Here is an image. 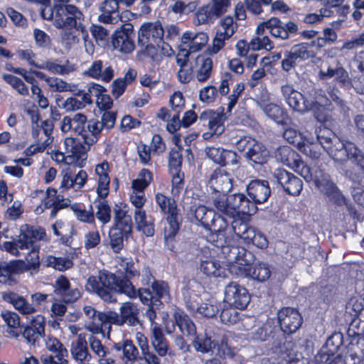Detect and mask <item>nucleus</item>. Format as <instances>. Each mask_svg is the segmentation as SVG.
I'll list each match as a JSON object with an SVG mask.
<instances>
[{"instance_id": "obj_30", "label": "nucleus", "mask_w": 364, "mask_h": 364, "mask_svg": "<svg viewBox=\"0 0 364 364\" xmlns=\"http://www.w3.org/2000/svg\"><path fill=\"white\" fill-rule=\"evenodd\" d=\"M111 313L112 311L107 312L98 311L88 321L87 329L94 334L102 333L103 336L106 331L109 333L113 324Z\"/></svg>"}, {"instance_id": "obj_41", "label": "nucleus", "mask_w": 364, "mask_h": 364, "mask_svg": "<svg viewBox=\"0 0 364 364\" xmlns=\"http://www.w3.org/2000/svg\"><path fill=\"white\" fill-rule=\"evenodd\" d=\"M114 223L112 226L133 228L131 215L128 214V205L124 202L115 203L113 207Z\"/></svg>"}, {"instance_id": "obj_29", "label": "nucleus", "mask_w": 364, "mask_h": 364, "mask_svg": "<svg viewBox=\"0 0 364 364\" xmlns=\"http://www.w3.org/2000/svg\"><path fill=\"white\" fill-rule=\"evenodd\" d=\"M189 58L188 53L184 49L178 50L176 55V63L179 67L177 77L183 84L190 82L194 77V63H191Z\"/></svg>"}, {"instance_id": "obj_48", "label": "nucleus", "mask_w": 364, "mask_h": 364, "mask_svg": "<svg viewBox=\"0 0 364 364\" xmlns=\"http://www.w3.org/2000/svg\"><path fill=\"white\" fill-rule=\"evenodd\" d=\"M97 209L95 213V219L97 218L104 226L109 223L112 219V208L107 200H99L97 202L94 200Z\"/></svg>"}, {"instance_id": "obj_6", "label": "nucleus", "mask_w": 364, "mask_h": 364, "mask_svg": "<svg viewBox=\"0 0 364 364\" xmlns=\"http://www.w3.org/2000/svg\"><path fill=\"white\" fill-rule=\"evenodd\" d=\"M155 201L167 223L164 228V247L176 254V236L182 224L180 209L173 196L169 197L164 193H156Z\"/></svg>"}, {"instance_id": "obj_61", "label": "nucleus", "mask_w": 364, "mask_h": 364, "mask_svg": "<svg viewBox=\"0 0 364 364\" xmlns=\"http://www.w3.org/2000/svg\"><path fill=\"white\" fill-rule=\"evenodd\" d=\"M320 14L310 13L304 16L302 21L306 24L312 25L321 22L324 17H331L333 15V11L328 9H321Z\"/></svg>"}, {"instance_id": "obj_11", "label": "nucleus", "mask_w": 364, "mask_h": 364, "mask_svg": "<svg viewBox=\"0 0 364 364\" xmlns=\"http://www.w3.org/2000/svg\"><path fill=\"white\" fill-rule=\"evenodd\" d=\"M238 219L228 221L225 217H218V223L213 225L206 235V240L218 248L222 249L228 244L236 242L239 240L235 230Z\"/></svg>"}, {"instance_id": "obj_34", "label": "nucleus", "mask_w": 364, "mask_h": 364, "mask_svg": "<svg viewBox=\"0 0 364 364\" xmlns=\"http://www.w3.org/2000/svg\"><path fill=\"white\" fill-rule=\"evenodd\" d=\"M269 151L262 143L256 141L249 151L245 154L246 159L254 167L261 166L267 163L269 159Z\"/></svg>"}, {"instance_id": "obj_38", "label": "nucleus", "mask_w": 364, "mask_h": 364, "mask_svg": "<svg viewBox=\"0 0 364 364\" xmlns=\"http://www.w3.org/2000/svg\"><path fill=\"white\" fill-rule=\"evenodd\" d=\"M192 337H193L192 346L197 353L202 354L212 353L218 345V341L213 339L206 331L203 333H196Z\"/></svg>"}, {"instance_id": "obj_50", "label": "nucleus", "mask_w": 364, "mask_h": 364, "mask_svg": "<svg viewBox=\"0 0 364 364\" xmlns=\"http://www.w3.org/2000/svg\"><path fill=\"white\" fill-rule=\"evenodd\" d=\"M221 112H214L210 120L208 121V129L212 135L219 136L225 131V121L227 119L224 113V109L221 107Z\"/></svg>"}, {"instance_id": "obj_36", "label": "nucleus", "mask_w": 364, "mask_h": 364, "mask_svg": "<svg viewBox=\"0 0 364 364\" xmlns=\"http://www.w3.org/2000/svg\"><path fill=\"white\" fill-rule=\"evenodd\" d=\"M173 318L181 333L188 337L196 335L197 332L196 326L183 310L176 308L173 312Z\"/></svg>"}, {"instance_id": "obj_26", "label": "nucleus", "mask_w": 364, "mask_h": 364, "mask_svg": "<svg viewBox=\"0 0 364 364\" xmlns=\"http://www.w3.org/2000/svg\"><path fill=\"white\" fill-rule=\"evenodd\" d=\"M247 193L254 205L267 201L271 196L269 183L267 180L254 179L250 181L246 188Z\"/></svg>"}, {"instance_id": "obj_58", "label": "nucleus", "mask_w": 364, "mask_h": 364, "mask_svg": "<svg viewBox=\"0 0 364 364\" xmlns=\"http://www.w3.org/2000/svg\"><path fill=\"white\" fill-rule=\"evenodd\" d=\"M252 47V51L260 50L264 49L271 50L274 45L268 36H255L249 42Z\"/></svg>"}, {"instance_id": "obj_32", "label": "nucleus", "mask_w": 364, "mask_h": 364, "mask_svg": "<svg viewBox=\"0 0 364 364\" xmlns=\"http://www.w3.org/2000/svg\"><path fill=\"white\" fill-rule=\"evenodd\" d=\"M191 211L193 213L196 220L207 230H210L213 225L218 223V217H224L203 205H192Z\"/></svg>"}, {"instance_id": "obj_55", "label": "nucleus", "mask_w": 364, "mask_h": 364, "mask_svg": "<svg viewBox=\"0 0 364 364\" xmlns=\"http://www.w3.org/2000/svg\"><path fill=\"white\" fill-rule=\"evenodd\" d=\"M200 270L208 277H220L223 272L220 262L214 259L201 261Z\"/></svg>"}, {"instance_id": "obj_15", "label": "nucleus", "mask_w": 364, "mask_h": 364, "mask_svg": "<svg viewBox=\"0 0 364 364\" xmlns=\"http://www.w3.org/2000/svg\"><path fill=\"white\" fill-rule=\"evenodd\" d=\"M239 226L236 225L237 237L247 245H252L258 249L264 250L268 247L269 241L266 235L257 228L250 226L242 220H237Z\"/></svg>"}, {"instance_id": "obj_2", "label": "nucleus", "mask_w": 364, "mask_h": 364, "mask_svg": "<svg viewBox=\"0 0 364 364\" xmlns=\"http://www.w3.org/2000/svg\"><path fill=\"white\" fill-rule=\"evenodd\" d=\"M302 323L303 317L297 309L283 307L277 311L276 318H268L256 330L254 338L267 341L274 353H284L288 350L286 335L295 333Z\"/></svg>"}, {"instance_id": "obj_31", "label": "nucleus", "mask_w": 364, "mask_h": 364, "mask_svg": "<svg viewBox=\"0 0 364 364\" xmlns=\"http://www.w3.org/2000/svg\"><path fill=\"white\" fill-rule=\"evenodd\" d=\"M45 317L38 314L33 317L29 324L25 326L22 335L28 343L34 345L41 337L45 336Z\"/></svg>"}, {"instance_id": "obj_63", "label": "nucleus", "mask_w": 364, "mask_h": 364, "mask_svg": "<svg viewBox=\"0 0 364 364\" xmlns=\"http://www.w3.org/2000/svg\"><path fill=\"white\" fill-rule=\"evenodd\" d=\"M47 346L50 351L56 353L55 357L58 360H62L63 357L68 355L67 349L63 346L61 342L55 338L49 339V341L47 343Z\"/></svg>"}, {"instance_id": "obj_23", "label": "nucleus", "mask_w": 364, "mask_h": 364, "mask_svg": "<svg viewBox=\"0 0 364 364\" xmlns=\"http://www.w3.org/2000/svg\"><path fill=\"white\" fill-rule=\"evenodd\" d=\"M54 294L65 304H73L82 296L81 291L77 287H73L65 275L61 274L53 284Z\"/></svg>"}, {"instance_id": "obj_18", "label": "nucleus", "mask_w": 364, "mask_h": 364, "mask_svg": "<svg viewBox=\"0 0 364 364\" xmlns=\"http://www.w3.org/2000/svg\"><path fill=\"white\" fill-rule=\"evenodd\" d=\"M164 28L160 21L144 23L138 32V45L143 47L147 43H161L164 42Z\"/></svg>"}, {"instance_id": "obj_35", "label": "nucleus", "mask_w": 364, "mask_h": 364, "mask_svg": "<svg viewBox=\"0 0 364 364\" xmlns=\"http://www.w3.org/2000/svg\"><path fill=\"white\" fill-rule=\"evenodd\" d=\"M343 334L341 333H334L327 338L324 346L318 353L321 361L324 360L326 362L331 358H334L340 348L343 346Z\"/></svg>"}, {"instance_id": "obj_47", "label": "nucleus", "mask_w": 364, "mask_h": 364, "mask_svg": "<svg viewBox=\"0 0 364 364\" xmlns=\"http://www.w3.org/2000/svg\"><path fill=\"white\" fill-rule=\"evenodd\" d=\"M70 209L79 221L87 224H95V213L92 205H90V210H87L83 203H75L70 205Z\"/></svg>"}, {"instance_id": "obj_33", "label": "nucleus", "mask_w": 364, "mask_h": 364, "mask_svg": "<svg viewBox=\"0 0 364 364\" xmlns=\"http://www.w3.org/2000/svg\"><path fill=\"white\" fill-rule=\"evenodd\" d=\"M84 75L92 79L100 80L105 83H108L113 79L114 72L111 65L105 67L102 60H96L84 72Z\"/></svg>"}, {"instance_id": "obj_42", "label": "nucleus", "mask_w": 364, "mask_h": 364, "mask_svg": "<svg viewBox=\"0 0 364 364\" xmlns=\"http://www.w3.org/2000/svg\"><path fill=\"white\" fill-rule=\"evenodd\" d=\"M60 61L58 58L53 60L48 59L39 64L37 68L46 70L50 73L60 75H68L74 70L73 66L68 65L69 60H66V63L63 65H60Z\"/></svg>"}, {"instance_id": "obj_62", "label": "nucleus", "mask_w": 364, "mask_h": 364, "mask_svg": "<svg viewBox=\"0 0 364 364\" xmlns=\"http://www.w3.org/2000/svg\"><path fill=\"white\" fill-rule=\"evenodd\" d=\"M309 43L302 42L292 46L290 50L293 51L294 55L299 58V62H302L308 60L311 57L310 47Z\"/></svg>"}, {"instance_id": "obj_16", "label": "nucleus", "mask_w": 364, "mask_h": 364, "mask_svg": "<svg viewBox=\"0 0 364 364\" xmlns=\"http://www.w3.org/2000/svg\"><path fill=\"white\" fill-rule=\"evenodd\" d=\"M234 75L229 72H225L221 77L219 88L214 85H207L199 92V100L207 105L214 102L218 95L227 96L230 92V85L234 82Z\"/></svg>"}, {"instance_id": "obj_53", "label": "nucleus", "mask_w": 364, "mask_h": 364, "mask_svg": "<svg viewBox=\"0 0 364 364\" xmlns=\"http://www.w3.org/2000/svg\"><path fill=\"white\" fill-rule=\"evenodd\" d=\"M3 80L9 85L11 86L19 95L22 96H28L29 95V90L28 86L19 77L8 73H4L2 75Z\"/></svg>"}, {"instance_id": "obj_8", "label": "nucleus", "mask_w": 364, "mask_h": 364, "mask_svg": "<svg viewBox=\"0 0 364 364\" xmlns=\"http://www.w3.org/2000/svg\"><path fill=\"white\" fill-rule=\"evenodd\" d=\"M141 287H135V295L128 296L130 299L139 298L141 303L151 302L152 299H164L170 296V287L167 282L156 279L149 266L143 267L141 272Z\"/></svg>"}, {"instance_id": "obj_20", "label": "nucleus", "mask_w": 364, "mask_h": 364, "mask_svg": "<svg viewBox=\"0 0 364 364\" xmlns=\"http://www.w3.org/2000/svg\"><path fill=\"white\" fill-rule=\"evenodd\" d=\"M46 232L41 226L25 224L21 228L18 236L20 250L32 249L34 246H40L37 242L46 240Z\"/></svg>"}, {"instance_id": "obj_14", "label": "nucleus", "mask_w": 364, "mask_h": 364, "mask_svg": "<svg viewBox=\"0 0 364 364\" xmlns=\"http://www.w3.org/2000/svg\"><path fill=\"white\" fill-rule=\"evenodd\" d=\"M135 33L134 26L131 23L122 24L112 35V45L114 50L129 54L135 49Z\"/></svg>"}, {"instance_id": "obj_54", "label": "nucleus", "mask_w": 364, "mask_h": 364, "mask_svg": "<svg viewBox=\"0 0 364 364\" xmlns=\"http://www.w3.org/2000/svg\"><path fill=\"white\" fill-rule=\"evenodd\" d=\"M161 43H147L143 46V54L151 59V61L156 64H159L164 58V53L160 46Z\"/></svg>"}, {"instance_id": "obj_37", "label": "nucleus", "mask_w": 364, "mask_h": 364, "mask_svg": "<svg viewBox=\"0 0 364 364\" xmlns=\"http://www.w3.org/2000/svg\"><path fill=\"white\" fill-rule=\"evenodd\" d=\"M132 232V228L112 226L109 231V238L114 252L119 253L123 249L124 239H128Z\"/></svg>"}, {"instance_id": "obj_40", "label": "nucleus", "mask_w": 364, "mask_h": 364, "mask_svg": "<svg viewBox=\"0 0 364 364\" xmlns=\"http://www.w3.org/2000/svg\"><path fill=\"white\" fill-rule=\"evenodd\" d=\"M65 150L68 153H70L69 156H72L76 160L82 159L86 157L87 152L90 149L92 145L85 144L83 141H80L78 139L70 136L67 137L64 141Z\"/></svg>"}, {"instance_id": "obj_25", "label": "nucleus", "mask_w": 364, "mask_h": 364, "mask_svg": "<svg viewBox=\"0 0 364 364\" xmlns=\"http://www.w3.org/2000/svg\"><path fill=\"white\" fill-rule=\"evenodd\" d=\"M111 315L114 325L120 326L126 323L130 326H135L139 323V309L131 301L122 303L119 308V314L112 311Z\"/></svg>"}, {"instance_id": "obj_27", "label": "nucleus", "mask_w": 364, "mask_h": 364, "mask_svg": "<svg viewBox=\"0 0 364 364\" xmlns=\"http://www.w3.org/2000/svg\"><path fill=\"white\" fill-rule=\"evenodd\" d=\"M282 92L287 103L293 110L301 113L309 111V105L311 102L302 93L295 90L292 85L288 84L283 85Z\"/></svg>"}, {"instance_id": "obj_44", "label": "nucleus", "mask_w": 364, "mask_h": 364, "mask_svg": "<svg viewBox=\"0 0 364 364\" xmlns=\"http://www.w3.org/2000/svg\"><path fill=\"white\" fill-rule=\"evenodd\" d=\"M266 114L274 120L277 124L282 125H287L291 121L287 110L283 107L274 104L269 103L264 107Z\"/></svg>"}, {"instance_id": "obj_57", "label": "nucleus", "mask_w": 364, "mask_h": 364, "mask_svg": "<svg viewBox=\"0 0 364 364\" xmlns=\"http://www.w3.org/2000/svg\"><path fill=\"white\" fill-rule=\"evenodd\" d=\"M234 306L223 308L220 312V318L223 323L226 325L235 324L240 319V314Z\"/></svg>"}, {"instance_id": "obj_43", "label": "nucleus", "mask_w": 364, "mask_h": 364, "mask_svg": "<svg viewBox=\"0 0 364 364\" xmlns=\"http://www.w3.org/2000/svg\"><path fill=\"white\" fill-rule=\"evenodd\" d=\"M136 228L146 237H152L155 233L154 220H148L146 211L134 210V215Z\"/></svg>"}, {"instance_id": "obj_39", "label": "nucleus", "mask_w": 364, "mask_h": 364, "mask_svg": "<svg viewBox=\"0 0 364 364\" xmlns=\"http://www.w3.org/2000/svg\"><path fill=\"white\" fill-rule=\"evenodd\" d=\"M362 316H364V299L359 296H352L346 304L345 316L349 320L350 324L356 319L361 321Z\"/></svg>"}, {"instance_id": "obj_4", "label": "nucleus", "mask_w": 364, "mask_h": 364, "mask_svg": "<svg viewBox=\"0 0 364 364\" xmlns=\"http://www.w3.org/2000/svg\"><path fill=\"white\" fill-rule=\"evenodd\" d=\"M205 153L210 159L220 166L213 171L209 178L214 192L209 196L208 200L210 204L214 205L215 198L222 193L227 194L232 187L231 175L222 167L238 164L240 157L235 151L222 147H208Z\"/></svg>"}, {"instance_id": "obj_52", "label": "nucleus", "mask_w": 364, "mask_h": 364, "mask_svg": "<svg viewBox=\"0 0 364 364\" xmlns=\"http://www.w3.org/2000/svg\"><path fill=\"white\" fill-rule=\"evenodd\" d=\"M152 180V172L148 168H142L138 175V178L132 181V188L138 192H144Z\"/></svg>"}, {"instance_id": "obj_3", "label": "nucleus", "mask_w": 364, "mask_h": 364, "mask_svg": "<svg viewBox=\"0 0 364 364\" xmlns=\"http://www.w3.org/2000/svg\"><path fill=\"white\" fill-rule=\"evenodd\" d=\"M277 158L303 177L306 182L313 181L315 186L329 199L340 204V199L344 200L339 188L331 179L328 173L319 167L312 169L301 159V156L288 146H281L276 151Z\"/></svg>"}, {"instance_id": "obj_60", "label": "nucleus", "mask_w": 364, "mask_h": 364, "mask_svg": "<svg viewBox=\"0 0 364 364\" xmlns=\"http://www.w3.org/2000/svg\"><path fill=\"white\" fill-rule=\"evenodd\" d=\"M245 89V85L242 82L237 83L233 87L232 93L228 97L227 112L231 113L232 109L237 103L240 97L244 92Z\"/></svg>"}, {"instance_id": "obj_9", "label": "nucleus", "mask_w": 364, "mask_h": 364, "mask_svg": "<svg viewBox=\"0 0 364 364\" xmlns=\"http://www.w3.org/2000/svg\"><path fill=\"white\" fill-rule=\"evenodd\" d=\"M213 205L218 212L229 217L232 220L240 215H254L257 210L254 203L242 193L230 195L222 193L215 198Z\"/></svg>"}, {"instance_id": "obj_28", "label": "nucleus", "mask_w": 364, "mask_h": 364, "mask_svg": "<svg viewBox=\"0 0 364 364\" xmlns=\"http://www.w3.org/2000/svg\"><path fill=\"white\" fill-rule=\"evenodd\" d=\"M205 52L194 59V77L200 83L207 82L213 73V60Z\"/></svg>"}, {"instance_id": "obj_24", "label": "nucleus", "mask_w": 364, "mask_h": 364, "mask_svg": "<svg viewBox=\"0 0 364 364\" xmlns=\"http://www.w3.org/2000/svg\"><path fill=\"white\" fill-rule=\"evenodd\" d=\"M255 257L251 262L245 263L244 267H239L237 275L251 278L258 282H264L271 276V270L268 264L263 262H255Z\"/></svg>"}, {"instance_id": "obj_56", "label": "nucleus", "mask_w": 364, "mask_h": 364, "mask_svg": "<svg viewBox=\"0 0 364 364\" xmlns=\"http://www.w3.org/2000/svg\"><path fill=\"white\" fill-rule=\"evenodd\" d=\"M40 246H34L31 249L28 253L29 258L27 259V262L24 261L25 269L24 272H27L30 270H34L38 272L41 262L39 258Z\"/></svg>"}, {"instance_id": "obj_51", "label": "nucleus", "mask_w": 364, "mask_h": 364, "mask_svg": "<svg viewBox=\"0 0 364 364\" xmlns=\"http://www.w3.org/2000/svg\"><path fill=\"white\" fill-rule=\"evenodd\" d=\"M73 357L80 362L89 360L90 355L87 348V343L84 338L78 337L75 343H73L71 348Z\"/></svg>"}, {"instance_id": "obj_7", "label": "nucleus", "mask_w": 364, "mask_h": 364, "mask_svg": "<svg viewBox=\"0 0 364 364\" xmlns=\"http://www.w3.org/2000/svg\"><path fill=\"white\" fill-rule=\"evenodd\" d=\"M99 124L97 119H89L85 114L77 112L63 118L60 129L63 133L80 136L85 144L94 145L102 136Z\"/></svg>"}, {"instance_id": "obj_21", "label": "nucleus", "mask_w": 364, "mask_h": 364, "mask_svg": "<svg viewBox=\"0 0 364 364\" xmlns=\"http://www.w3.org/2000/svg\"><path fill=\"white\" fill-rule=\"evenodd\" d=\"M236 242L228 244L221 249L227 262L232 264V268L244 267L245 263L251 262L254 255L243 247L235 245Z\"/></svg>"}, {"instance_id": "obj_64", "label": "nucleus", "mask_w": 364, "mask_h": 364, "mask_svg": "<svg viewBox=\"0 0 364 364\" xmlns=\"http://www.w3.org/2000/svg\"><path fill=\"white\" fill-rule=\"evenodd\" d=\"M117 119V114L112 111H105L101 117V121H100L99 128L102 133L103 129L110 130L115 124Z\"/></svg>"}, {"instance_id": "obj_45", "label": "nucleus", "mask_w": 364, "mask_h": 364, "mask_svg": "<svg viewBox=\"0 0 364 364\" xmlns=\"http://www.w3.org/2000/svg\"><path fill=\"white\" fill-rule=\"evenodd\" d=\"M117 352H122L123 360L126 364H132L139 355L137 348L130 340H125L123 343H117L114 346Z\"/></svg>"}, {"instance_id": "obj_5", "label": "nucleus", "mask_w": 364, "mask_h": 364, "mask_svg": "<svg viewBox=\"0 0 364 364\" xmlns=\"http://www.w3.org/2000/svg\"><path fill=\"white\" fill-rule=\"evenodd\" d=\"M317 139L335 161L341 164L348 160L355 163L364 173V153L353 142L341 141L330 129H320Z\"/></svg>"}, {"instance_id": "obj_19", "label": "nucleus", "mask_w": 364, "mask_h": 364, "mask_svg": "<svg viewBox=\"0 0 364 364\" xmlns=\"http://www.w3.org/2000/svg\"><path fill=\"white\" fill-rule=\"evenodd\" d=\"M225 300L229 305L244 310L250 302L248 290L237 282H231L225 289Z\"/></svg>"}, {"instance_id": "obj_59", "label": "nucleus", "mask_w": 364, "mask_h": 364, "mask_svg": "<svg viewBox=\"0 0 364 364\" xmlns=\"http://www.w3.org/2000/svg\"><path fill=\"white\" fill-rule=\"evenodd\" d=\"M171 176V193L173 197L178 196L184 188L185 174L183 171L169 173Z\"/></svg>"}, {"instance_id": "obj_49", "label": "nucleus", "mask_w": 364, "mask_h": 364, "mask_svg": "<svg viewBox=\"0 0 364 364\" xmlns=\"http://www.w3.org/2000/svg\"><path fill=\"white\" fill-rule=\"evenodd\" d=\"M198 25L212 24L219 18L211 6L208 4L200 6L196 12Z\"/></svg>"}, {"instance_id": "obj_10", "label": "nucleus", "mask_w": 364, "mask_h": 364, "mask_svg": "<svg viewBox=\"0 0 364 364\" xmlns=\"http://www.w3.org/2000/svg\"><path fill=\"white\" fill-rule=\"evenodd\" d=\"M85 15L75 5L55 4V27L57 28L75 29L88 37V32L84 24Z\"/></svg>"}, {"instance_id": "obj_46", "label": "nucleus", "mask_w": 364, "mask_h": 364, "mask_svg": "<svg viewBox=\"0 0 364 364\" xmlns=\"http://www.w3.org/2000/svg\"><path fill=\"white\" fill-rule=\"evenodd\" d=\"M183 147H173L170 149L168 155V173L181 172L183 161Z\"/></svg>"}, {"instance_id": "obj_12", "label": "nucleus", "mask_w": 364, "mask_h": 364, "mask_svg": "<svg viewBox=\"0 0 364 364\" xmlns=\"http://www.w3.org/2000/svg\"><path fill=\"white\" fill-rule=\"evenodd\" d=\"M266 29L269 31L272 37L281 40H287L297 34L298 25L291 21L284 23L279 18L272 17L257 26L256 36H267L264 34Z\"/></svg>"}, {"instance_id": "obj_17", "label": "nucleus", "mask_w": 364, "mask_h": 364, "mask_svg": "<svg viewBox=\"0 0 364 364\" xmlns=\"http://www.w3.org/2000/svg\"><path fill=\"white\" fill-rule=\"evenodd\" d=\"M24 260L0 261V283L14 286L19 282V276L24 274Z\"/></svg>"}, {"instance_id": "obj_22", "label": "nucleus", "mask_w": 364, "mask_h": 364, "mask_svg": "<svg viewBox=\"0 0 364 364\" xmlns=\"http://www.w3.org/2000/svg\"><path fill=\"white\" fill-rule=\"evenodd\" d=\"M208 40V35L205 32L193 33L186 31L180 38L177 50L184 49L191 55V53L201 50L207 45Z\"/></svg>"}, {"instance_id": "obj_13", "label": "nucleus", "mask_w": 364, "mask_h": 364, "mask_svg": "<svg viewBox=\"0 0 364 364\" xmlns=\"http://www.w3.org/2000/svg\"><path fill=\"white\" fill-rule=\"evenodd\" d=\"M272 181L289 196H298L303 190L302 180L283 168H277L272 172Z\"/></svg>"}, {"instance_id": "obj_1", "label": "nucleus", "mask_w": 364, "mask_h": 364, "mask_svg": "<svg viewBox=\"0 0 364 364\" xmlns=\"http://www.w3.org/2000/svg\"><path fill=\"white\" fill-rule=\"evenodd\" d=\"M118 263L119 267L116 273L102 269L97 277L90 276L86 290L107 302L114 300V294L134 296L136 291L133 281L140 277L141 271L131 257H121Z\"/></svg>"}]
</instances>
